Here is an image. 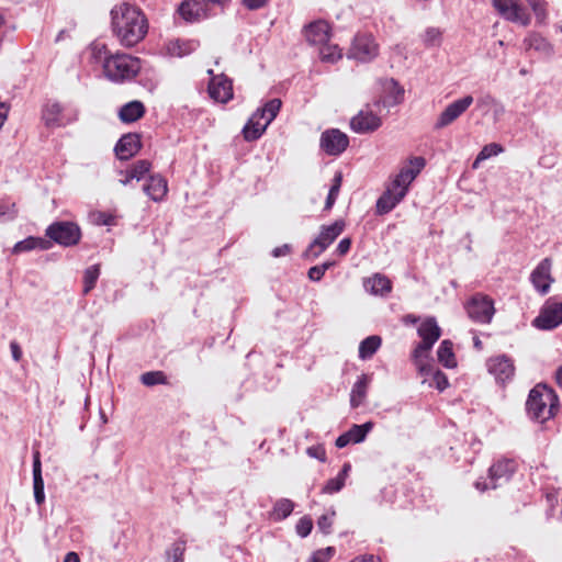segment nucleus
<instances>
[{"label":"nucleus","mask_w":562,"mask_h":562,"mask_svg":"<svg viewBox=\"0 0 562 562\" xmlns=\"http://www.w3.org/2000/svg\"><path fill=\"white\" fill-rule=\"evenodd\" d=\"M33 492L35 503L41 506L45 502L44 480L42 475V463L38 451L33 453Z\"/></svg>","instance_id":"nucleus-26"},{"label":"nucleus","mask_w":562,"mask_h":562,"mask_svg":"<svg viewBox=\"0 0 562 562\" xmlns=\"http://www.w3.org/2000/svg\"><path fill=\"white\" fill-rule=\"evenodd\" d=\"M488 372L494 375L498 383H506L510 381L515 374V366L513 360L506 356L501 355L487 360Z\"/></svg>","instance_id":"nucleus-18"},{"label":"nucleus","mask_w":562,"mask_h":562,"mask_svg":"<svg viewBox=\"0 0 562 562\" xmlns=\"http://www.w3.org/2000/svg\"><path fill=\"white\" fill-rule=\"evenodd\" d=\"M346 222L336 220L330 225H322L318 235L307 246L302 257L306 260L318 258L345 231Z\"/></svg>","instance_id":"nucleus-6"},{"label":"nucleus","mask_w":562,"mask_h":562,"mask_svg":"<svg viewBox=\"0 0 562 562\" xmlns=\"http://www.w3.org/2000/svg\"><path fill=\"white\" fill-rule=\"evenodd\" d=\"M112 30L120 43L132 47L139 43L148 31L145 14L135 5L122 3L111 10Z\"/></svg>","instance_id":"nucleus-1"},{"label":"nucleus","mask_w":562,"mask_h":562,"mask_svg":"<svg viewBox=\"0 0 562 562\" xmlns=\"http://www.w3.org/2000/svg\"><path fill=\"white\" fill-rule=\"evenodd\" d=\"M335 552L336 550L334 547L316 550L306 562H328Z\"/></svg>","instance_id":"nucleus-46"},{"label":"nucleus","mask_w":562,"mask_h":562,"mask_svg":"<svg viewBox=\"0 0 562 562\" xmlns=\"http://www.w3.org/2000/svg\"><path fill=\"white\" fill-rule=\"evenodd\" d=\"M338 194H339V190H337V187H330L327 198H326V201H325V206H324L325 211L331 210V207L334 206V204L338 198Z\"/></svg>","instance_id":"nucleus-52"},{"label":"nucleus","mask_w":562,"mask_h":562,"mask_svg":"<svg viewBox=\"0 0 562 562\" xmlns=\"http://www.w3.org/2000/svg\"><path fill=\"white\" fill-rule=\"evenodd\" d=\"M312 529L313 520L307 515L301 517L295 525V531L301 538H306L311 533Z\"/></svg>","instance_id":"nucleus-45"},{"label":"nucleus","mask_w":562,"mask_h":562,"mask_svg":"<svg viewBox=\"0 0 562 562\" xmlns=\"http://www.w3.org/2000/svg\"><path fill=\"white\" fill-rule=\"evenodd\" d=\"M281 105L282 102L278 98L268 100L248 117V142L256 140L263 135L269 124L278 115Z\"/></svg>","instance_id":"nucleus-5"},{"label":"nucleus","mask_w":562,"mask_h":562,"mask_svg":"<svg viewBox=\"0 0 562 562\" xmlns=\"http://www.w3.org/2000/svg\"><path fill=\"white\" fill-rule=\"evenodd\" d=\"M77 116V110H68L55 100L46 101L42 109V120L48 128L66 126L75 122Z\"/></svg>","instance_id":"nucleus-9"},{"label":"nucleus","mask_w":562,"mask_h":562,"mask_svg":"<svg viewBox=\"0 0 562 562\" xmlns=\"http://www.w3.org/2000/svg\"><path fill=\"white\" fill-rule=\"evenodd\" d=\"M468 316L475 323L488 324L495 314L493 300L482 293H476L467 302Z\"/></svg>","instance_id":"nucleus-10"},{"label":"nucleus","mask_w":562,"mask_h":562,"mask_svg":"<svg viewBox=\"0 0 562 562\" xmlns=\"http://www.w3.org/2000/svg\"><path fill=\"white\" fill-rule=\"evenodd\" d=\"M366 289L374 295H385L391 292V281L382 274H374L364 282Z\"/></svg>","instance_id":"nucleus-32"},{"label":"nucleus","mask_w":562,"mask_h":562,"mask_svg":"<svg viewBox=\"0 0 562 562\" xmlns=\"http://www.w3.org/2000/svg\"><path fill=\"white\" fill-rule=\"evenodd\" d=\"M100 276V266L88 267L83 272V295H87L94 286Z\"/></svg>","instance_id":"nucleus-39"},{"label":"nucleus","mask_w":562,"mask_h":562,"mask_svg":"<svg viewBox=\"0 0 562 562\" xmlns=\"http://www.w3.org/2000/svg\"><path fill=\"white\" fill-rule=\"evenodd\" d=\"M292 251V246L290 244H283L272 249L271 256L274 258L283 257L290 255Z\"/></svg>","instance_id":"nucleus-54"},{"label":"nucleus","mask_w":562,"mask_h":562,"mask_svg":"<svg viewBox=\"0 0 562 562\" xmlns=\"http://www.w3.org/2000/svg\"><path fill=\"white\" fill-rule=\"evenodd\" d=\"M140 382L146 386L166 384L167 376L162 371H148L140 375Z\"/></svg>","instance_id":"nucleus-43"},{"label":"nucleus","mask_w":562,"mask_h":562,"mask_svg":"<svg viewBox=\"0 0 562 562\" xmlns=\"http://www.w3.org/2000/svg\"><path fill=\"white\" fill-rule=\"evenodd\" d=\"M348 146V135L338 128H328L321 134L319 147L328 156H340Z\"/></svg>","instance_id":"nucleus-12"},{"label":"nucleus","mask_w":562,"mask_h":562,"mask_svg":"<svg viewBox=\"0 0 562 562\" xmlns=\"http://www.w3.org/2000/svg\"><path fill=\"white\" fill-rule=\"evenodd\" d=\"M350 471H351V464L349 462H346L342 465L339 473L335 477L329 479L326 482V484L322 488V493L331 495V494L340 492L346 484V479L349 475Z\"/></svg>","instance_id":"nucleus-31"},{"label":"nucleus","mask_w":562,"mask_h":562,"mask_svg":"<svg viewBox=\"0 0 562 562\" xmlns=\"http://www.w3.org/2000/svg\"><path fill=\"white\" fill-rule=\"evenodd\" d=\"M143 190L153 201L159 202L168 192L167 180L160 175L150 176Z\"/></svg>","instance_id":"nucleus-25"},{"label":"nucleus","mask_w":562,"mask_h":562,"mask_svg":"<svg viewBox=\"0 0 562 562\" xmlns=\"http://www.w3.org/2000/svg\"><path fill=\"white\" fill-rule=\"evenodd\" d=\"M516 471V462L512 459H503L494 462L488 469L487 477H480L475 487L480 492L495 490L508 482Z\"/></svg>","instance_id":"nucleus-7"},{"label":"nucleus","mask_w":562,"mask_h":562,"mask_svg":"<svg viewBox=\"0 0 562 562\" xmlns=\"http://www.w3.org/2000/svg\"><path fill=\"white\" fill-rule=\"evenodd\" d=\"M139 149V136L133 133L123 135L114 147L115 155L120 160H128L135 156Z\"/></svg>","instance_id":"nucleus-21"},{"label":"nucleus","mask_w":562,"mask_h":562,"mask_svg":"<svg viewBox=\"0 0 562 562\" xmlns=\"http://www.w3.org/2000/svg\"><path fill=\"white\" fill-rule=\"evenodd\" d=\"M493 7L507 21L520 23L524 26L530 23L529 15L518 0H493Z\"/></svg>","instance_id":"nucleus-17"},{"label":"nucleus","mask_w":562,"mask_h":562,"mask_svg":"<svg viewBox=\"0 0 562 562\" xmlns=\"http://www.w3.org/2000/svg\"><path fill=\"white\" fill-rule=\"evenodd\" d=\"M45 236L52 244L55 243L64 247H71L80 241L81 231L74 222L57 221L45 229Z\"/></svg>","instance_id":"nucleus-8"},{"label":"nucleus","mask_w":562,"mask_h":562,"mask_svg":"<svg viewBox=\"0 0 562 562\" xmlns=\"http://www.w3.org/2000/svg\"><path fill=\"white\" fill-rule=\"evenodd\" d=\"M16 215L15 205L12 203L11 205L0 204V220H12Z\"/></svg>","instance_id":"nucleus-51"},{"label":"nucleus","mask_w":562,"mask_h":562,"mask_svg":"<svg viewBox=\"0 0 562 562\" xmlns=\"http://www.w3.org/2000/svg\"><path fill=\"white\" fill-rule=\"evenodd\" d=\"M10 350H11L13 360L15 362H19L22 359V349L15 340L10 342Z\"/></svg>","instance_id":"nucleus-56"},{"label":"nucleus","mask_w":562,"mask_h":562,"mask_svg":"<svg viewBox=\"0 0 562 562\" xmlns=\"http://www.w3.org/2000/svg\"><path fill=\"white\" fill-rule=\"evenodd\" d=\"M52 248L50 240L43 237L29 236L23 240L18 241L13 248L12 254H21L31 251L34 249L48 250Z\"/></svg>","instance_id":"nucleus-28"},{"label":"nucleus","mask_w":562,"mask_h":562,"mask_svg":"<svg viewBox=\"0 0 562 562\" xmlns=\"http://www.w3.org/2000/svg\"><path fill=\"white\" fill-rule=\"evenodd\" d=\"M295 503L290 498H279L273 503L271 510L269 512V518L279 522L286 519L294 510Z\"/></svg>","instance_id":"nucleus-29"},{"label":"nucleus","mask_w":562,"mask_h":562,"mask_svg":"<svg viewBox=\"0 0 562 562\" xmlns=\"http://www.w3.org/2000/svg\"><path fill=\"white\" fill-rule=\"evenodd\" d=\"M335 515L336 512L331 509L330 515L324 514L317 519V527L324 535H329L331 532L333 518Z\"/></svg>","instance_id":"nucleus-48"},{"label":"nucleus","mask_w":562,"mask_h":562,"mask_svg":"<svg viewBox=\"0 0 562 562\" xmlns=\"http://www.w3.org/2000/svg\"><path fill=\"white\" fill-rule=\"evenodd\" d=\"M526 409L531 419L543 423L554 417L559 411L558 395L551 387L537 384L529 392Z\"/></svg>","instance_id":"nucleus-4"},{"label":"nucleus","mask_w":562,"mask_h":562,"mask_svg":"<svg viewBox=\"0 0 562 562\" xmlns=\"http://www.w3.org/2000/svg\"><path fill=\"white\" fill-rule=\"evenodd\" d=\"M562 324V302L555 297L546 301L532 326L541 330H552Z\"/></svg>","instance_id":"nucleus-11"},{"label":"nucleus","mask_w":562,"mask_h":562,"mask_svg":"<svg viewBox=\"0 0 562 562\" xmlns=\"http://www.w3.org/2000/svg\"><path fill=\"white\" fill-rule=\"evenodd\" d=\"M539 22L547 19V2L544 0H527Z\"/></svg>","instance_id":"nucleus-47"},{"label":"nucleus","mask_w":562,"mask_h":562,"mask_svg":"<svg viewBox=\"0 0 562 562\" xmlns=\"http://www.w3.org/2000/svg\"><path fill=\"white\" fill-rule=\"evenodd\" d=\"M381 125V117L372 111L362 110L350 120V128L358 134L375 132Z\"/></svg>","instance_id":"nucleus-20"},{"label":"nucleus","mask_w":562,"mask_h":562,"mask_svg":"<svg viewBox=\"0 0 562 562\" xmlns=\"http://www.w3.org/2000/svg\"><path fill=\"white\" fill-rule=\"evenodd\" d=\"M186 546L184 542L177 541L167 551L166 562H183L184 560Z\"/></svg>","instance_id":"nucleus-44"},{"label":"nucleus","mask_w":562,"mask_h":562,"mask_svg":"<svg viewBox=\"0 0 562 562\" xmlns=\"http://www.w3.org/2000/svg\"><path fill=\"white\" fill-rule=\"evenodd\" d=\"M342 57L341 49L336 44H329L328 42L321 45L319 58L324 63L334 64Z\"/></svg>","instance_id":"nucleus-38"},{"label":"nucleus","mask_w":562,"mask_h":562,"mask_svg":"<svg viewBox=\"0 0 562 562\" xmlns=\"http://www.w3.org/2000/svg\"><path fill=\"white\" fill-rule=\"evenodd\" d=\"M178 13L187 22H196L206 15V8L201 0H186L179 8Z\"/></svg>","instance_id":"nucleus-24"},{"label":"nucleus","mask_w":562,"mask_h":562,"mask_svg":"<svg viewBox=\"0 0 562 562\" xmlns=\"http://www.w3.org/2000/svg\"><path fill=\"white\" fill-rule=\"evenodd\" d=\"M378 55V45L373 37L367 34L356 35L348 52V57L361 63L371 61Z\"/></svg>","instance_id":"nucleus-13"},{"label":"nucleus","mask_w":562,"mask_h":562,"mask_svg":"<svg viewBox=\"0 0 562 562\" xmlns=\"http://www.w3.org/2000/svg\"><path fill=\"white\" fill-rule=\"evenodd\" d=\"M442 42V32L438 27H427L423 35V43L426 47H439Z\"/></svg>","instance_id":"nucleus-40"},{"label":"nucleus","mask_w":562,"mask_h":562,"mask_svg":"<svg viewBox=\"0 0 562 562\" xmlns=\"http://www.w3.org/2000/svg\"><path fill=\"white\" fill-rule=\"evenodd\" d=\"M552 261L550 258L542 259L530 274V281L540 294H547L550 290L553 278L551 277Z\"/></svg>","instance_id":"nucleus-19"},{"label":"nucleus","mask_w":562,"mask_h":562,"mask_svg":"<svg viewBox=\"0 0 562 562\" xmlns=\"http://www.w3.org/2000/svg\"><path fill=\"white\" fill-rule=\"evenodd\" d=\"M369 384V378L366 374H361L356 383L353 384L351 392H350V405L351 407L356 408L359 407L366 395Z\"/></svg>","instance_id":"nucleus-34"},{"label":"nucleus","mask_w":562,"mask_h":562,"mask_svg":"<svg viewBox=\"0 0 562 562\" xmlns=\"http://www.w3.org/2000/svg\"><path fill=\"white\" fill-rule=\"evenodd\" d=\"M417 335L422 340L412 351V361L416 366L419 374L425 375L432 370L430 351L441 336V328L438 326L437 319L430 316L422 322L417 328Z\"/></svg>","instance_id":"nucleus-3"},{"label":"nucleus","mask_w":562,"mask_h":562,"mask_svg":"<svg viewBox=\"0 0 562 562\" xmlns=\"http://www.w3.org/2000/svg\"><path fill=\"white\" fill-rule=\"evenodd\" d=\"M385 89H391V94L385 98H380L374 101L373 105L380 108L383 106H393L401 103L404 94L403 88L400 87L397 81L393 78L386 79L384 83Z\"/></svg>","instance_id":"nucleus-27"},{"label":"nucleus","mask_w":562,"mask_h":562,"mask_svg":"<svg viewBox=\"0 0 562 562\" xmlns=\"http://www.w3.org/2000/svg\"><path fill=\"white\" fill-rule=\"evenodd\" d=\"M374 423L367 422L362 425H352L346 432L352 443H360L366 440L368 434L373 429Z\"/></svg>","instance_id":"nucleus-37"},{"label":"nucleus","mask_w":562,"mask_h":562,"mask_svg":"<svg viewBox=\"0 0 562 562\" xmlns=\"http://www.w3.org/2000/svg\"><path fill=\"white\" fill-rule=\"evenodd\" d=\"M407 167H403L392 181L391 188L396 191L404 190L405 195L408 192L409 184L414 181L417 175L426 165V160L423 157H414L409 160Z\"/></svg>","instance_id":"nucleus-16"},{"label":"nucleus","mask_w":562,"mask_h":562,"mask_svg":"<svg viewBox=\"0 0 562 562\" xmlns=\"http://www.w3.org/2000/svg\"><path fill=\"white\" fill-rule=\"evenodd\" d=\"M350 247L351 239L349 237L342 238L336 247V254L339 256H345L349 252Z\"/></svg>","instance_id":"nucleus-53"},{"label":"nucleus","mask_w":562,"mask_h":562,"mask_svg":"<svg viewBox=\"0 0 562 562\" xmlns=\"http://www.w3.org/2000/svg\"><path fill=\"white\" fill-rule=\"evenodd\" d=\"M437 358L438 361L447 369H453L457 367V359L451 340L445 339L440 342L437 350Z\"/></svg>","instance_id":"nucleus-33"},{"label":"nucleus","mask_w":562,"mask_h":562,"mask_svg":"<svg viewBox=\"0 0 562 562\" xmlns=\"http://www.w3.org/2000/svg\"><path fill=\"white\" fill-rule=\"evenodd\" d=\"M9 108L8 105L0 100V130L2 128L4 122L8 119Z\"/></svg>","instance_id":"nucleus-58"},{"label":"nucleus","mask_w":562,"mask_h":562,"mask_svg":"<svg viewBox=\"0 0 562 562\" xmlns=\"http://www.w3.org/2000/svg\"><path fill=\"white\" fill-rule=\"evenodd\" d=\"M64 562H80L79 555L76 552H68L65 555Z\"/></svg>","instance_id":"nucleus-62"},{"label":"nucleus","mask_w":562,"mask_h":562,"mask_svg":"<svg viewBox=\"0 0 562 562\" xmlns=\"http://www.w3.org/2000/svg\"><path fill=\"white\" fill-rule=\"evenodd\" d=\"M306 453L308 457L319 460L321 462H325L326 450L322 445L311 446L306 449Z\"/></svg>","instance_id":"nucleus-50"},{"label":"nucleus","mask_w":562,"mask_h":562,"mask_svg":"<svg viewBox=\"0 0 562 562\" xmlns=\"http://www.w3.org/2000/svg\"><path fill=\"white\" fill-rule=\"evenodd\" d=\"M304 35L310 44L321 46L329 41V24L323 20L312 22L305 27Z\"/></svg>","instance_id":"nucleus-22"},{"label":"nucleus","mask_w":562,"mask_h":562,"mask_svg":"<svg viewBox=\"0 0 562 562\" xmlns=\"http://www.w3.org/2000/svg\"><path fill=\"white\" fill-rule=\"evenodd\" d=\"M405 198L404 190L396 191L393 188H387L386 191L378 199L375 204V212L378 215H385L390 213L403 199Z\"/></svg>","instance_id":"nucleus-23"},{"label":"nucleus","mask_w":562,"mask_h":562,"mask_svg":"<svg viewBox=\"0 0 562 562\" xmlns=\"http://www.w3.org/2000/svg\"><path fill=\"white\" fill-rule=\"evenodd\" d=\"M324 274L325 272L322 270L319 266L311 267L307 272L310 280L314 282L321 281Z\"/></svg>","instance_id":"nucleus-55"},{"label":"nucleus","mask_w":562,"mask_h":562,"mask_svg":"<svg viewBox=\"0 0 562 562\" xmlns=\"http://www.w3.org/2000/svg\"><path fill=\"white\" fill-rule=\"evenodd\" d=\"M424 376H431V382H429V386L436 387L439 392H443L449 386L448 376L439 369L432 368L431 372L425 374Z\"/></svg>","instance_id":"nucleus-41"},{"label":"nucleus","mask_w":562,"mask_h":562,"mask_svg":"<svg viewBox=\"0 0 562 562\" xmlns=\"http://www.w3.org/2000/svg\"><path fill=\"white\" fill-rule=\"evenodd\" d=\"M268 0H248V10H257L263 8Z\"/></svg>","instance_id":"nucleus-59"},{"label":"nucleus","mask_w":562,"mask_h":562,"mask_svg":"<svg viewBox=\"0 0 562 562\" xmlns=\"http://www.w3.org/2000/svg\"><path fill=\"white\" fill-rule=\"evenodd\" d=\"M151 168V164L147 159L137 160L134 162L127 171L130 172V178H134L139 181L145 177L146 173L149 172Z\"/></svg>","instance_id":"nucleus-42"},{"label":"nucleus","mask_w":562,"mask_h":562,"mask_svg":"<svg viewBox=\"0 0 562 562\" xmlns=\"http://www.w3.org/2000/svg\"><path fill=\"white\" fill-rule=\"evenodd\" d=\"M145 114V106L138 100L130 101L121 106L119 117L124 123H133Z\"/></svg>","instance_id":"nucleus-30"},{"label":"nucleus","mask_w":562,"mask_h":562,"mask_svg":"<svg viewBox=\"0 0 562 562\" xmlns=\"http://www.w3.org/2000/svg\"><path fill=\"white\" fill-rule=\"evenodd\" d=\"M341 182H342V173L340 171H337L334 176L331 187H337V190L340 191Z\"/></svg>","instance_id":"nucleus-61"},{"label":"nucleus","mask_w":562,"mask_h":562,"mask_svg":"<svg viewBox=\"0 0 562 562\" xmlns=\"http://www.w3.org/2000/svg\"><path fill=\"white\" fill-rule=\"evenodd\" d=\"M113 221H114V218L112 215H109L105 213L99 214V223H101L103 225H111V224H113Z\"/></svg>","instance_id":"nucleus-60"},{"label":"nucleus","mask_w":562,"mask_h":562,"mask_svg":"<svg viewBox=\"0 0 562 562\" xmlns=\"http://www.w3.org/2000/svg\"><path fill=\"white\" fill-rule=\"evenodd\" d=\"M502 151H503L502 145H499L497 143L488 144L483 147V149L481 150V153L477 156V160L490 158L492 156L501 154Z\"/></svg>","instance_id":"nucleus-49"},{"label":"nucleus","mask_w":562,"mask_h":562,"mask_svg":"<svg viewBox=\"0 0 562 562\" xmlns=\"http://www.w3.org/2000/svg\"><path fill=\"white\" fill-rule=\"evenodd\" d=\"M349 443H351V440L347 432H344L340 436H338L335 442L336 447L339 449L347 447Z\"/></svg>","instance_id":"nucleus-57"},{"label":"nucleus","mask_w":562,"mask_h":562,"mask_svg":"<svg viewBox=\"0 0 562 562\" xmlns=\"http://www.w3.org/2000/svg\"><path fill=\"white\" fill-rule=\"evenodd\" d=\"M93 57L102 60L105 77L113 82L133 79L140 70V59L127 54L106 55L105 45H94Z\"/></svg>","instance_id":"nucleus-2"},{"label":"nucleus","mask_w":562,"mask_h":562,"mask_svg":"<svg viewBox=\"0 0 562 562\" xmlns=\"http://www.w3.org/2000/svg\"><path fill=\"white\" fill-rule=\"evenodd\" d=\"M473 103L472 95H465L448 104L438 116L435 130H441L459 119Z\"/></svg>","instance_id":"nucleus-15"},{"label":"nucleus","mask_w":562,"mask_h":562,"mask_svg":"<svg viewBox=\"0 0 562 562\" xmlns=\"http://www.w3.org/2000/svg\"><path fill=\"white\" fill-rule=\"evenodd\" d=\"M524 43L528 48H532L542 54L550 55L553 53V46L551 43L539 33L529 34L525 38Z\"/></svg>","instance_id":"nucleus-35"},{"label":"nucleus","mask_w":562,"mask_h":562,"mask_svg":"<svg viewBox=\"0 0 562 562\" xmlns=\"http://www.w3.org/2000/svg\"><path fill=\"white\" fill-rule=\"evenodd\" d=\"M360 562H381V560L373 554H367L361 558Z\"/></svg>","instance_id":"nucleus-63"},{"label":"nucleus","mask_w":562,"mask_h":562,"mask_svg":"<svg viewBox=\"0 0 562 562\" xmlns=\"http://www.w3.org/2000/svg\"><path fill=\"white\" fill-rule=\"evenodd\" d=\"M211 76L207 92L211 99L220 103H226L233 98L232 81L223 74L214 75L212 69L207 70Z\"/></svg>","instance_id":"nucleus-14"},{"label":"nucleus","mask_w":562,"mask_h":562,"mask_svg":"<svg viewBox=\"0 0 562 562\" xmlns=\"http://www.w3.org/2000/svg\"><path fill=\"white\" fill-rule=\"evenodd\" d=\"M381 342V337L376 335L364 338L359 345V358L362 360L372 358L380 348Z\"/></svg>","instance_id":"nucleus-36"},{"label":"nucleus","mask_w":562,"mask_h":562,"mask_svg":"<svg viewBox=\"0 0 562 562\" xmlns=\"http://www.w3.org/2000/svg\"><path fill=\"white\" fill-rule=\"evenodd\" d=\"M555 382L560 387H562V366H560L555 371Z\"/></svg>","instance_id":"nucleus-64"}]
</instances>
